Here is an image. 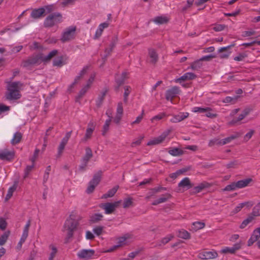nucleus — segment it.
I'll use <instances>...</instances> for the list:
<instances>
[{
  "instance_id": "6",
  "label": "nucleus",
  "mask_w": 260,
  "mask_h": 260,
  "mask_svg": "<svg viewBox=\"0 0 260 260\" xmlns=\"http://www.w3.org/2000/svg\"><path fill=\"white\" fill-rule=\"evenodd\" d=\"M170 133V130L164 132L160 136L148 142V146L155 145L161 143Z\"/></svg>"
},
{
  "instance_id": "31",
  "label": "nucleus",
  "mask_w": 260,
  "mask_h": 260,
  "mask_svg": "<svg viewBox=\"0 0 260 260\" xmlns=\"http://www.w3.org/2000/svg\"><path fill=\"white\" fill-rule=\"evenodd\" d=\"M103 215L101 213H95L90 217V221L96 223L102 220Z\"/></svg>"
},
{
  "instance_id": "60",
  "label": "nucleus",
  "mask_w": 260,
  "mask_h": 260,
  "mask_svg": "<svg viewBox=\"0 0 260 260\" xmlns=\"http://www.w3.org/2000/svg\"><path fill=\"white\" fill-rule=\"evenodd\" d=\"M7 222L6 220L3 218H0V229L4 230L7 227Z\"/></svg>"
},
{
  "instance_id": "59",
  "label": "nucleus",
  "mask_w": 260,
  "mask_h": 260,
  "mask_svg": "<svg viewBox=\"0 0 260 260\" xmlns=\"http://www.w3.org/2000/svg\"><path fill=\"white\" fill-rule=\"evenodd\" d=\"M109 23L107 22H105L100 24L99 25L98 29L99 30H101V31H102L103 32V30L105 28H107L109 26Z\"/></svg>"
},
{
  "instance_id": "7",
  "label": "nucleus",
  "mask_w": 260,
  "mask_h": 260,
  "mask_svg": "<svg viewBox=\"0 0 260 260\" xmlns=\"http://www.w3.org/2000/svg\"><path fill=\"white\" fill-rule=\"evenodd\" d=\"M218 256L217 252L214 250L211 251H204L198 254L199 258L202 259H213Z\"/></svg>"
},
{
  "instance_id": "46",
  "label": "nucleus",
  "mask_w": 260,
  "mask_h": 260,
  "mask_svg": "<svg viewBox=\"0 0 260 260\" xmlns=\"http://www.w3.org/2000/svg\"><path fill=\"white\" fill-rule=\"evenodd\" d=\"M16 186L15 185H13L12 186L10 187L9 188V189L8 190L7 194L6 195V199L7 200H9V199L11 198V197L13 195L14 191L16 190Z\"/></svg>"
},
{
  "instance_id": "63",
  "label": "nucleus",
  "mask_w": 260,
  "mask_h": 260,
  "mask_svg": "<svg viewBox=\"0 0 260 260\" xmlns=\"http://www.w3.org/2000/svg\"><path fill=\"white\" fill-rule=\"evenodd\" d=\"M42 8H44L45 10V14H46L51 13L53 10V6L47 5L45 6L44 7H42Z\"/></svg>"
},
{
  "instance_id": "14",
  "label": "nucleus",
  "mask_w": 260,
  "mask_h": 260,
  "mask_svg": "<svg viewBox=\"0 0 260 260\" xmlns=\"http://www.w3.org/2000/svg\"><path fill=\"white\" fill-rule=\"evenodd\" d=\"M188 116L189 113L187 112H180L177 115H174L170 121L172 123L179 122L187 118Z\"/></svg>"
},
{
  "instance_id": "18",
  "label": "nucleus",
  "mask_w": 260,
  "mask_h": 260,
  "mask_svg": "<svg viewBox=\"0 0 260 260\" xmlns=\"http://www.w3.org/2000/svg\"><path fill=\"white\" fill-rule=\"evenodd\" d=\"M89 67L86 66L83 68L82 70L80 72L79 74L75 78L74 81L72 84L70 85V88L73 87V86L77 84L79 80H80L86 74L88 70Z\"/></svg>"
},
{
  "instance_id": "21",
  "label": "nucleus",
  "mask_w": 260,
  "mask_h": 260,
  "mask_svg": "<svg viewBox=\"0 0 260 260\" xmlns=\"http://www.w3.org/2000/svg\"><path fill=\"white\" fill-rule=\"evenodd\" d=\"M252 181L251 178H246L243 180L235 182L236 187L238 188H242L248 186L249 184Z\"/></svg>"
},
{
  "instance_id": "56",
  "label": "nucleus",
  "mask_w": 260,
  "mask_h": 260,
  "mask_svg": "<svg viewBox=\"0 0 260 260\" xmlns=\"http://www.w3.org/2000/svg\"><path fill=\"white\" fill-rule=\"evenodd\" d=\"M40 150L39 149H36L32 157L30 159L32 164H35V161L38 157Z\"/></svg>"
},
{
  "instance_id": "36",
  "label": "nucleus",
  "mask_w": 260,
  "mask_h": 260,
  "mask_svg": "<svg viewBox=\"0 0 260 260\" xmlns=\"http://www.w3.org/2000/svg\"><path fill=\"white\" fill-rule=\"evenodd\" d=\"M178 236L180 238L184 239H188L190 238V234L189 233L184 230H181L178 232Z\"/></svg>"
},
{
  "instance_id": "17",
  "label": "nucleus",
  "mask_w": 260,
  "mask_h": 260,
  "mask_svg": "<svg viewBox=\"0 0 260 260\" xmlns=\"http://www.w3.org/2000/svg\"><path fill=\"white\" fill-rule=\"evenodd\" d=\"M78 223L75 220L70 218L67 219L64 224V229L65 230H71L75 231L77 229Z\"/></svg>"
},
{
  "instance_id": "35",
  "label": "nucleus",
  "mask_w": 260,
  "mask_h": 260,
  "mask_svg": "<svg viewBox=\"0 0 260 260\" xmlns=\"http://www.w3.org/2000/svg\"><path fill=\"white\" fill-rule=\"evenodd\" d=\"M202 66V63L200 59L197 60L190 64V68L192 70H198Z\"/></svg>"
},
{
  "instance_id": "5",
  "label": "nucleus",
  "mask_w": 260,
  "mask_h": 260,
  "mask_svg": "<svg viewBox=\"0 0 260 260\" xmlns=\"http://www.w3.org/2000/svg\"><path fill=\"white\" fill-rule=\"evenodd\" d=\"M76 28L75 26H71L67 28L62 33L60 40L62 42L69 41L74 38Z\"/></svg>"
},
{
  "instance_id": "38",
  "label": "nucleus",
  "mask_w": 260,
  "mask_h": 260,
  "mask_svg": "<svg viewBox=\"0 0 260 260\" xmlns=\"http://www.w3.org/2000/svg\"><path fill=\"white\" fill-rule=\"evenodd\" d=\"M239 96H235L234 97L226 96L223 100L224 103L235 104L238 99Z\"/></svg>"
},
{
  "instance_id": "20",
  "label": "nucleus",
  "mask_w": 260,
  "mask_h": 260,
  "mask_svg": "<svg viewBox=\"0 0 260 260\" xmlns=\"http://www.w3.org/2000/svg\"><path fill=\"white\" fill-rule=\"evenodd\" d=\"M179 187H182L185 189H188L192 187L190 180L188 177L183 179L178 184Z\"/></svg>"
},
{
  "instance_id": "23",
  "label": "nucleus",
  "mask_w": 260,
  "mask_h": 260,
  "mask_svg": "<svg viewBox=\"0 0 260 260\" xmlns=\"http://www.w3.org/2000/svg\"><path fill=\"white\" fill-rule=\"evenodd\" d=\"M127 78V73L126 72H123L122 73V74L119 76L117 75L115 77V80L118 84V86L117 87V89H118L119 87L123 84L125 80Z\"/></svg>"
},
{
  "instance_id": "50",
  "label": "nucleus",
  "mask_w": 260,
  "mask_h": 260,
  "mask_svg": "<svg viewBox=\"0 0 260 260\" xmlns=\"http://www.w3.org/2000/svg\"><path fill=\"white\" fill-rule=\"evenodd\" d=\"M207 110H208V109H206V108L194 107L192 108L191 111L194 113H204Z\"/></svg>"
},
{
  "instance_id": "57",
  "label": "nucleus",
  "mask_w": 260,
  "mask_h": 260,
  "mask_svg": "<svg viewBox=\"0 0 260 260\" xmlns=\"http://www.w3.org/2000/svg\"><path fill=\"white\" fill-rule=\"evenodd\" d=\"M253 214L254 216L260 215V202L254 207Z\"/></svg>"
},
{
  "instance_id": "3",
  "label": "nucleus",
  "mask_w": 260,
  "mask_h": 260,
  "mask_svg": "<svg viewBox=\"0 0 260 260\" xmlns=\"http://www.w3.org/2000/svg\"><path fill=\"white\" fill-rule=\"evenodd\" d=\"M43 62L41 53L32 55L22 62V67L29 68L33 66L39 65Z\"/></svg>"
},
{
  "instance_id": "37",
  "label": "nucleus",
  "mask_w": 260,
  "mask_h": 260,
  "mask_svg": "<svg viewBox=\"0 0 260 260\" xmlns=\"http://www.w3.org/2000/svg\"><path fill=\"white\" fill-rule=\"evenodd\" d=\"M169 154L173 156H180L183 154V151L177 148H174L169 151Z\"/></svg>"
},
{
  "instance_id": "15",
  "label": "nucleus",
  "mask_w": 260,
  "mask_h": 260,
  "mask_svg": "<svg viewBox=\"0 0 260 260\" xmlns=\"http://www.w3.org/2000/svg\"><path fill=\"white\" fill-rule=\"evenodd\" d=\"M197 76L194 73L187 72L185 73L180 77L176 79L175 80V82L176 83H181L182 81L194 79Z\"/></svg>"
},
{
  "instance_id": "54",
  "label": "nucleus",
  "mask_w": 260,
  "mask_h": 260,
  "mask_svg": "<svg viewBox=\"0 0 260 260\" xmlns=\"http://www.w3.org/2000/svg\"><path fill=\"white\" fill-rule=\"evenodd\" d=\"M72 132L70 131L66 133L65 136L63 138L60 143L66 145L71 137Z\"/></svg>"
},
{
  "instance_id": "12",
  "label": "nucleus",
  "mask_w": 260,
  "mask_h": 260,
  "mask_svg": "<svg viewBox=\"0 0 260 260\" xmlns=\"http://www.w3.org/2000/svg\"><path fill=\"white\" fill-rule=\"evenodd\" d=\"M250 111V109H245L242 112V113L239 115L238 118H234L231 121L229 122L230 125H234L238 123H239L240 121L243 119L246 116H247Z\"/></svg>"
},
{
  "instance_id": "25",
  "label": "nucleus",
  "mask_w": 260,
  "mask_h": 260,
  "mask_svg": "<svg viewBox=\"0 0 260 260\" xmlns=\"http://www.w3.org/2000/svg\"><path fill=\"white\" fill-rule=\"evenodd\" d=\"M58 51L56 50H52L47 55H44L41 53L43 62H47L49 61L53 57H54L57 53Z\"/></svg>"
},
{
  "instance_id": "49",
  "label": "nucleus",
  "mask_w": 260,
  "mask_h": 260,
  "mask_svg": "<svg viewBox=\"0 0 260 260\" xmlns=\"http://www.w3.org/2000/svg\"><path fill=\"white\" fill-rule=\"evenodd\" d=\"M111 121L110 119H108L106 120L105 123L103 126V135H104L109 130V127Z\"/></svg>"
},
{
  "instance_id": "9",
  "label": "nucleus",
  "mask_w": 260,
  "mask_h": 260,
  "mask_svg": "<svg viewBox=\"0 0 260 260\" xmlns=\"http://www.w3.org/2000/svg\"><path fill=\"white\" fill-rule=\"evenodd\" d=\"M14 151H9L7 149L0 150V159L3 160H11L14 156Z\"/></svg>"
},
{
  "instance_id": "55",
  "label": "nucleus",
  "mask_w": 260,
  "mask_h": 260,
  "mask_svg": "<svg viewBox=\"0 0 260 260\" xmlns=\"http://www.w3.org/2000/svg\"><path fill=\"white\" fill-rule=\"evenodd\" d=\"M90 87L88 86V85L86 84L80 91L79 93V96H83L85 94V93L88 90Z\"/></svg>"
},
{
  "instance_id": "11",
  "label": "nucleus",
  "mask_w": 260,
  "mask_h": 260,
  "mask_svg": "<svg viewBox=\"0 0 260 260\" xmlns=\"http://www.w3.org/2000/svg\"><path fill=\"white\" fill-rule=\"evenodd\" d=\"M179 88L177 86H174L172 88L168 89L166 92V99L167 101H172L173 99L179 93Z\"/></svg>"
},
{
  "instance_id": "61",
  "label": "nucleus",
  "mask_w": 260,
  "mask_h": 260,
  "mask_svg": "<svg viewBox=\"0 0 260 260\" xmlns=\"http://www.w3.org/2000/svg\"><path fill=\"white\" fill-rule=\"evenodd\" d=\"M246 55L245 53L239 54L238 56L234 57V59L236 61H242L245 57Z\"/></svg>"
},
{
  "instance_id": "29",
  "label": "nucleus",
  "mask_w": 260,
  "mask_h": 260,
  "mask_svg": "<svg viewBox=\"0 0 260 260\" xmlns=\"http://www.w3.org/2000/svg\"><path fill=\"white\" fill-rule=\"evenodd\" d=\"M22 134L20 132H17L14 134L13 137L11 141L12 145H14L19 143L22 139Z\"/></svg>"
},
{
  "instance_id": "30",
  "label": "nucleus",
  "mask_w": 260,
  "mask_h": 260,
  "mask_svg": "<svg viewBox=\"0 0 260 260\" xmlns=\"http://www.w3.org/2000/svg\"><path fill=\"white\" fill-rule=\"evenodd\" d=\"M170 196L169 194L163 195L159 199L154 201L152 204L153 205H157L160 203H165L168 200V199L170 198Z\"/></svg>"
},
{
  "instance_id": "53",
  "label": "nucleus",
  "mask_w": 260,
  "mask_h": 260,
  "mask_svg": "<svg viewBox=\"0 0 260 260\" xmlns=\"http://www.w3.org/2000/svg\"><path fill=\"white\" fill-rule=\"evenodd\" d=\"M221 252L222 253H235V251L232 247H224L221 250Z\"/></svg>"
},
{
  "instance_id": "28",
  "label": "nucleus",
  "mask_w": 260,
  "mask_h": 260,
  "mask_svg": "<svg viewBox=\"0 0 260 260\" xmlns=\"http://www.w3.org/2000/svg\"><path fill=\"white\" fill-rule=\"evenodd\" d=\"M118 188H119V186L118 185L114 186L111 189H110L109 190H108V191L107 193L104 194L102 196V198L107 199L108 198L112 197L115 194V193L117 191Z\"/></svg>"
},
{
  "instance_id": "8",
  "label": "nucleus",
  "mask_w": 260,
  "mask_h": 260,
  "mask_svg": "<svg viewBox=\"0 0 260 260\" xmlns=\"http://www.w3.org/2000/svg\"><path fill=\"white\" fill-rule=\"evenodd\" d=\"M94 251L92 249H81L77 253L78 258L80 259H88L94 254Z\"/></svg>"
},
{
  "instance_id": "64",
  "label": "nucleus",
  "mask_w": 260,
  "mask_h": 260,
  "mask_svg": "<svg viewBox=\"0 0 260 260\" xmlns=\"http://www.w3.org/2000/svg\"><path fill=\"white\" fill-rule=\"evenodd\" d=\"M93 131V128H88L86 129V134L85 135V137L86 139H89L90 138L92 133Z\"/></svg>"
},
{
  "instance_id": "40",
  "label": "nucleus",
  "mask_w": 260,
  "mask_h": 260,
  "mask_svg": "<svg viewBox=\"0 0 260 260\" xmlns=\"http://www.w3.org/2000/svg\"><path fill=\"white\" fill-rule=\"evenodd\" d=\"M215 145L222 146V141L221 140L219 139L215 138L210 140L208 145L210 147H212Z\"/></svg>"
},
{
  "instance_id": "22",
  "label": "nucleus",
  "mask_w": 260,
  "mask_h": 260,
  "mask_svg": "<svg viewBox=\"0 0 260 260\" xmlns=\"http://www.w3.org/2000/svg\"><path fill=\"white\" fill-rule=\"evenodd\" d=\"M148 55L150 58V62L152 64H155L158 60V55L153 49L148 50Z\"/></svg>"
},
{
  "instance_id": "19",
  "label": "nucleus",
  "mask_w": 260,
  "mask_h": 260,
  "mask_svg": "<svg viewBox=\"0 0 260 260\" xmlns=\"http://www.w3.org/2000/svg\"><path fill=\"white\" fill-rule=\"evenodd\" d=\"M45 13V10L44 8H40L33 10L30 16L34 19H38L43 16Z\"/></svg>"
},
{
  "instance_id": "27",
  "label": "nucleus",
  "mask_w": 260,
  "mask_h": 260,
  "mask_svg": "<svg viewBox=\"0 0 260 260\" xmlns=\"http://www.w3.org/2000/svg\"><path fill=\"white\" fill-rule=\"evenodd\" d=\"M127 239V237L124 236L118 238V241H117V244L114 246L112 248L108 250V252H111L113 251V250L115 249L116 248L121 246L122 245H124L126 243V240Z\"/></svg>"
},
{
  "instance_id": "1",
  "label": "nucleus",
  "mask_w": 260,
  "mask_h": 260,
  "mask_svg": "<svg viewBox=\"0 0 260 260\" xmlns=\"http://www.w3.org/2000/svg\"><path fill=\"white\" fill-rule=\"evenodd\" d=\"M22 86V84L19 81L7 82V92L5 95L6 99L8 101L19 99L21 97L20 89Z\"/></svg>"
},
{
  "instance_id": "43",
  "label": "nucleus",
  "mask_w": 260,
  "mask_h": 260,
  "mask_svg": "<svg viewBox=\"0 0 260 260\" xmlns=\"http://www.w3.org/2000/svg\"><path fill=\"white\" fill-rule=\"evenodd\" d=\"M237 137H238V136H237V135H232L230 137H228L223 139H222L221 140L222 145H224L225 144H228V143H230L232 140H234L235 139H236Z\"/></svg>"
},
{
  "instance_id": "33",
  "label": "nucleus",
  "mask_w": 260,
  "mask_h": 260,
  "mask_svg": "<svg viewBox=\"0 0 260 260\" xmlns=\"http://www.w3.org/2000/svg\"><path fill=\"white\" fill-rule=\"evenodd\" d=\"M49 248L51 250V252L49 254L48 258L53 260L57 252V249L56 247L53 244L50 245L49 246Z\"/></svg>"
},
{
  "instance_id": "42",
  "label": "nucleus",
  "mask_w": 260,
  "mask_h": 260,
  "mask_svg": "<svg viewBox=\"0 0 260 260\" xmlns=\"http://www.w3.org/2000/svg\"><path fill=\"white\" fill-rule=\"evenodd\" d=\"M9 232L4 233L1 237H0V245L2 246L5 244L6 241H7L9 237Z\"/></svg>"
},
{
  "instance_id": "48",
  "label": "nucleus",
  "mask_w": 260,
  "mask_h": 260,
  "mask_svg": "<svg viewBox=\"0 0 260 260\" xmlns=\"http://www.w3.org/2000/svg\"><path fill=\"white\" fill-rule=\"evenodd\" d=\"M165 116H166V114L165 113H159V114H157V115L153 116L151 119V121L152 122H154L155 120H160L162 119Z\"/></svg>"
},
{
  "instance_id": "24",
  "label": "nucleus",
  "mask_w": 260,
  "mask_h": 260,
  "mask_svg": "<svg viewBox=\"0 0 260 260\" xmlns=\"http://www.w3.org/2000/svg\"><path fill=\"white\" fill-rule=\"evenodd\" d=\"M66 60L63 56H58L53 60V65L55 67H62L66 63Z\"/></svg>"
},
{
  "instance_id": "51",
  "label": "nucleus",
  "mask_w": 260,
  "mask_h": 260,
  "mask_svg": "<svg viewBox=\"0 0 260 260\" xmlns=\"http://www.w3.org/2000/svg\"><path fill=\"white\" fill-rule=\"evenodd\" d=\"M252 217H249L245 219L241 224L240 228L241 229L245 228L252 220Z\"/></svg>"
},
{
  "instance_id": "39",
  "label": "nucleus",
  "mask_w": 260,
  "mask_h": 260,
  "mask_svg": "<svg viewBox=\"0 0 260 260\" xmlns=\"http://www.w3.org/2000/svg\"><path fill=\"white\" fill-rule=\"evenodd\" d=\"M124 99L123 101L125 103L127 102L128 96L131 92V88L129 86H125L124 87Z\"/></svg>"
},
{
  "instance_id": "45",
  "label": "nucleus",
  "mask_w": 260,
  "mask_h": 260,
  "mask_svg": "<svg viewBox=\"0 0 260 260\" xmlns=\"http://www.w3.org/2000/svg\"><path fill=\"white\" fill-rule=\"evenodd\" d=\"M35 164L32 163L31 165L27 166L25 169L24 170V178H26L28 177L29 173L32 171L34 168Z\"/></svg>"
},
{
  "instance_id": "32",
  "label": "nucleus",
  "mask_w": 260,
  "mask_h": 260,
  "mask_svg": "<svg viewBox=\"0 0 260 260\" xmlns=\"http://www.w3.org/2000/svg\"><path fill=\"white\" fill-rule=\"evenodd\" d=\"M169 21V19L166 16H160L156 17L153 21L156 23L159 24H161L164 23H167Z\"/></svg>"
},
{
  "instance_id": "2",
  "label": "nucleus",
  "mask_w": 260,
  "mask_h": 260,
  "mask_svg": "<svg viewBox=\"0 0 260 260\" xmlns=\"http://www.w3.org/2000/svg\"><path fill=\"white\" fill-rule=\"evenodd\" d=\"M62 21V15L59 13H54L48 15L44 21L45 27H51Z\"/></svg>"
},
{
  "instance_id": "10",
  "label": "nucleus",
  "mask_w": 260,
  "mask_h": 260,
  "mask_svg": "<svg viewBox=\"0 0 260 260\" xmlns=\"http://www.w3.org/2000/svg\"><path fill=\"white\" fill-rule=\"evenodd\" d=\"M101 180V176L99 175H94L92 179L89 182V185L86 189L87 193H90L93 191L96 186Z\"/></svg>"
},
{
  "instance_id": "58",
  "label": "nucleus",
  "mask_w": 260,
  "mask_h": 260,
  "mask_svg": "<svg viewBox=\"0 0 260 260\" xmlns=\"http://www.w3.org/2000/svg\"><path fill=\"white\" fill-rule=\"evenodd\" d=\"M173 238V236L172 235H168L166 237L162 238L161 240V243L165 245L168 243Z\"/></svg>"
},
{
  "instance_id": "4",
  "label": "nucleus",
  "mask_w": 260,
  "mask_h": 260,
  "mask_svg": "<svg viewBox=\"0 0 260 260\" xmlns=\"http://www.w3.org/2000/svg\"><path fill=\"white\" fill-rule=\"evenodd\" d=\"M121 201H117L114 203H106L101 204L99 206L105 210V213L107 214L112 213L115 209L118 207Z\"/></svg>"
},
{
  "instance_id": "16",
  "label": "nucleus",
  "mask_w": 260,
  "mask_h": 260,
  "mask_svg": "<svg viewBox=\"0 0 260 260\" xmlns=\"http://www.w3.org/2000/svg\"><path fill=\"white\" fill-rule=\"evenodd\" d=\"M260 237V227L255 229L247 242V245L251 246Z\"/></svg>"
},
{
  "instance_id": "34",
  "label": "nucleus",
  "mask_w": 260,
  "mask_h": 260,
  "mask_svg": "<svg viewBox=\"0 0 260 260\" xmlns=\"http://www.w3.org/2000/svg\"><path fill=\"white\" fill-rule=\"evenodd\" d=\"M205 226V223L200 221L194 222L192 223L191 226L192 230L196 231L197 230L202 229Z\"/></svg>"
},
{
  "instance_id": "13",
  "label": "nucleus",
  "mask_w": 260,
  "mask_h": 260,
  "mask_svg": "<svg viewBox=\"0 0 260 260\" xmlns=\"http://www.w3.org/2000/svg\"><path fill=\"white\" fill-rule=\"evenodd\" d=\"M123 113L122 103L121 102L118 103L116 109V114L114 118V121L116 124H118L122 117Z\"/></svg>"
},
{
  "instance_id": "44",
  "label": "nucleus",
  "mask_w": 260,
  "mask_h": 260,
  "mask_svg": "<svg viewBox=\"0 0 260 260\" xmlns=\"http://www.w3.org/2000/svg\"><path fill=\"white\" fill-rule=\"evenodd\" d=\"M133 200L132 198H127L124 200L123 201V207L124 208H128L133 204Z\"/></svg>"
},
{
  "instance_id": "52",
  "label": "nucleus",
  "mask_w": 260,
  "mask_h": 260,
  "mask_svg": "<svg viewBox=\"0 0 260 260\" xmlns=\"http://www.w3.org/2000/svg\"><path fill=\"white\" fill-rule=\"evenodd\" d=\"M103 231V227L101 226H97L93 228V232L94 234L100 236L102 234Z\"/></svg>"
},
{
  "instance_id": "41",
  "label": "nucleus",
  "mask_w": 260,
  "mask_h": 260,
  "mask_svg": "<svg viewBox=\"0 0 260 260\" xmlns=\"http://www.w3.org/2000/svg\"><path fill=\"white\" fill-rule=\"evenodd\" d=\"M206 109H208V110H207L205 113V115L207 117L210 118H214L217 116V114L215 113L212 112V110L209 107H206Z\"/></svg>"
},
{
  "instance_id": "47",
  "label": "nucleus",
  "mask_w": 260,
  "mask_h": 260,
  "mask_svg": "<svg viewBox=\"0 0 260 260\" xmlns=\"http://www.w3.org/2000/svg\"><path fill=\"white\" fill-rule=\"evenodd\" d=\"M237 189L236 187V185L235 182L232 183L231 184L225 186L224 188L223 189V191H233Z\"/></svg>"
},
{
  "instance_id": "26",
  "label": "nucleus",
  "mask_w": 260,
  "mask_h": 260,
  "mask_svg": "<svg viewBox=\"0 0 260 260\" xmlns=\"http://www.w3.org/2000/svg\"><path fill=\"white\" fill-rule=\"evenodd\" d=\"M92 155L91 149L89 147H86L85 148V154L82 158L83 163L87 164Z\"/></svg>"
},
{
  "instance_id": "62",
  "label": "nucleus",
  "mask_w": 260,
  "mask_h": 260,
  "mask_svg": "<svg viewBox=\"0 0 260 260\" xmlns=\"http://www.w3.org/2000/svg\"><path fill=\"white\" fill-rule=\"evenodd\" d=\"M66 145H65L64 144L60 143L58 148V152H57V154H58V156H60L61 155Z\"/></svg>"
}]
</instances>
